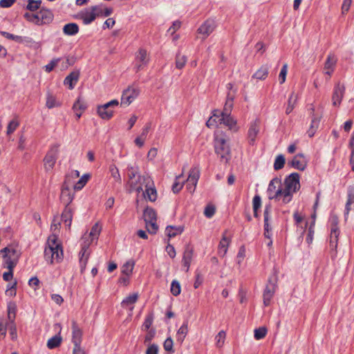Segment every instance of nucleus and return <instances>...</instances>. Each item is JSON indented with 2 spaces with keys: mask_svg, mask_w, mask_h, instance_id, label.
I'll use <instances>...</instances> for the list:
<instances>
[{
  "mask_svg": "<svg viewBox=\"0 0 354 354\" xmlns=\"http://www.w3.org/2000/svg\"><path fill=\"white\" fill-rule=\"evenodd\" d=\"M59 222L54 220L50 229L53 234L48 237L44 250V258L48 263L51 264L60 262L63 259V249L62 243L58 241Z\"/></svg>",
  "mask_w": 354,
  "mask_h": 354,
  "instance_id": "1",
  "label": "nucleus"
},
{
  "mask_svg": "<svg viewBox=\"0 0 354 354\" xmlns=\"http://www.w3.org/2000/svg\"><path fill=\"white\" fill-rule=\"evenodd\" d=\"M101 228L98 225V224H95L88 234H84L82 237L84 242L82 245V249L80 252V270L82 273L85 268L86 266L90 255V251L88 250L90 244L93 242V240L97 239L100 233Z\"/></svg>",
  "mask_w": 354,
  "mask_h": 354,
  "instance_id": "2",
  "label": "nucleus"
},
{
  "mask_svg": "<svg viewBox=\"0 0 354 354\" xmlns=\"http://www.w3.org/2000/svg\"><path fill=\"white\" fill-rule=\"evenodd\" d=\"M283 193V203H289L292 198L293 194L299 190L300 187L299 175L297 173H292L284 180L283 184L281 183Z\"/></svg>",
  "mask_w": 354,
  "mask_h": 354,
  "instance_id": "3",
  "label": "nucleus"
},
{
  "mask_svg": "<svg viewBox=\"0 0 354 354\" xmlns=\"http://www.w3.org/2000/svg\"><path fill=\"white\" fill-rule=\"evenodd\" d=\"M228 138L222 131H216L214 133L215 152L220 156L222 160L227 162L230 159V149L227 143Z\"/></svg>",
  "mask_w": 354,
  "mask_h": 354,
  "instance_id": "4",
  "label": "nucleus"
},
{
  "mask_svg": "<svg viewBox=\"0 0 354 354\" xmlns=\"http://www.w3.org/2000/svg\"><path fill=\"white\" fill-rule=\"evenodd\" d=\"M4 259V266L8 269L14 268L17 265L20 253L19 250L11 246L6 247L0 250Z\"/></svg>",
  "mask_w": 354,
  "mask_h": 354,
  "instance_id": "5",
  "label": "nucleus"
},
{
  "mask_svg": "<svg viewBox=\"0 0 354 354\" xmlns=\"http://www.w3.org/2000/svg\"><path fill=\"white\" fill-rule=\"evenodd\" d=\"M119 105L118 100H113L110 102L98 105L97 106V113L102 120H109L113 116L114 109Z\"/></svg>",
  "mask_w": 354,
  "mask_h": 354,
  "instance_id": "6",
  "label": "nucleus"
},
{
  "mask_svg": "<svg viewBox=\"0 0 354 354\" xmlns=\"http://www.w3.org/2000/svg\"><path fill=\"white\" fill-rule=\"evenodd\" d=\"M277 279L275 276L269 277L263 294V300L265 306H268L270 304V301L277 288Z\"/></svg>",
  "mask_w": 354,
  "mask_h": 354,
  "instance_id": "7",
  "label": "nucleus"
},
{
  "mask_svg": "<svg viewBox=\"0 0 354 354\" xmlns=\"http://www.w3.org/2000/svg\"><path fill=\"white\" fill-rule=\"evenodd\" d=\"M268 193L270 199H275L283 203V193L281 182L277 178L272 179L270 182Z\"/></svg>",
  "mask_w": 354,
  "mask_h": 354,
  "instance_id": "8",
  "label": "nucleus"
},
{
  "mask_svg": "<svg viewBox=\"0 0 354 354\" xmlns=\"http://www.w3.org/2000/svg\"><path fill=\"white\" fill-rule=\"evenodd\" d=\"M135 185H128L129 187V192H137L140 193L143 192L145 186H149L152 183L151 178L148 175L138 176L136 180H133Z\"/></svg>",
  "mask_w": 354,
  "mask_h": 354,
  "instance_id": "9",
  "label": "nucleus"
},
{
  "mask_svg": "<svg viewBox=\"0 0 354 354\" xmlns=\"http://www.w3.org/2000/svg\"><path fill=\"white\" fill-rule=\"evenodd\" d=\"M140 93L138 87L130 86L125 89L122 95L121 104L129 106L136 98L138 97Z\"/></svg>",
  "mask_w": 354,
  "mask_h": 354,
  "instance_id": "10",
  "label": "nucleus"
},
{
  "mask_svg": "<svg viewBox=\"0 0 354 354\" xmlns=\"http://www.w3.org/2000/svg\"><path fill=\"white\" fill-rule=\"evenodd\" d=\"M199 177V168L198 167H194L192 168L189 171L188 178L186 180V189L190 193H193L194 192Z\"/></svg>",
  "mask_w": 354,
  "mask_h": 354,
  "instance_id": "11",
  "label": "nucleus"
},
{
  "mask_svg": "<svg viewBox=\"0 0 354 354\" xmlns=\"http://www.w3.org/2000/svg\"><path fill=\"white\" fill-rule=\"evenodd\" d=\"M337 62V57L334 53H329L324 64L323 73L330 79Z\"/></svg>",
  "mask_w": 354,
  "mask_h": 354,
  "instance_id": "12",
  "label": "nucleus"
},
{
  "mask_svg": "<svg viewBox=\"0 0 354 354\" xmlns=\"http://www.w3.org/2000/svg\"><path fill=\"white\" fill-rule=\"evenodd\" d=\"M149 57L146 50L140 48L136 55L135 69L136 72L142 70L148 64Z\"/></svg>",
  "mask_w": 354,
  "mask_h": 354,
  "instance_id": "13",
  "label": "nucleus"
},
{
  "mask_svg": "<svg viewBox=\"0 0 354 354\" xmlns=\"http://www.w3.org/2000/svg\"><path fill=\"white\" fill-rule=\"evenodd\" d=\"M214 21L212 19H207L198 28L197 32L200 37L204 40L214 31Z\"/></svg>",
  "mask_w": 354,
  "mask_h": 354,
  "instance_id": "14",
  "label": "nucleus"
},
{
  "mask_svg": "<svg viewBox=\"0 0 354 354\" xmlns=\"http://www.w3.org/2000/svg\"><path fill=\"white\" fill-rule=\"evenodd\" d=\"M227 88L230 90V91L227 93L225 104L223 108V111L221 112L222 114L226 115V114H230V112L232 111V109L233 107V101L235 95V91H232L233 85L231 83H228L227 84Z\"/></svg>",
  "mask_w": 354,
  "mask_h": 354,
  "instance_id": "15",
  "label": "nucleus"
},
{
  "mask_svg": "<svg viewBox=\"0 0 354 354\" xmlns=\"http://www.w3.org/2000/svg\"><path fill=\"white\" fill-rule=\"evenodd\" d=\"M345 93V86L339 83L337 84L334 88L332 101L333 106H339Z\"/></svg>",
  "mask_w": 354,
  "mask_h": 354,
  "instance_id": "16",
  "label": "nucleus"
},
{
  "mask_svg": "<svg viewBox=\"0 0 354 354\" xmlns=\"http://www.w3.org/2000/svg\"><path fill=\"white\" fill-rule=\"evenodd\" d=\"M260 131V120H255L254 122H251L248 131V138L249 140V143L250 145H253L255 142L256 138Z\"/></svg>",
  "mask_w": 354,
  "mask_h": 354,
  "instance_id": "17",
  "label": "nucleus"
},
{
  "mask_svg": "<svg viewBox=\"0 0 354 354\" xmlns=\"http://www.w3.org/2000/svg\"><path fill=\"white\" fill-rule=\"evenodd\" d=\"M57 150L51 149L46 155L44 162V167L46 171L53 169L57 160Z\"/></svg>",
  "mask_w": 354,
  "mask_h": 354,
  "instance_id": "18",
  "label": "nucleus"
},
{
  "mask_svg": "<svg viewBox=\"0 0 354 354\" xmlns=\"http://www.w3.org/2000/svg\"><path fill=\"white\" fill-rule=\"evenodd\" d=\"M288 164L295 169L303 171L306 167L307 160L303 154L299 153Z\"/></svg>",
  "mask_w": 354,
  "mask_h": 354,
  "instance_id": "19",
  "label": "nucleus"
},
{
  "mask_svg": "<svg viewBox=\"0 0 354 354\" xmlns=\"http://www.w3.org/2000/svg\"><path fill=\"white\" fill-rule=\"evenodd\" d=\"M79 16L85 25L91 24L97 17L93 10V6L86 9L84 11H82L79 14Z\"/></svg>",
  "mask_w": 354,
  "mask_h": 354,
  "instance_id": "20",
  "label": "nucleus"
},
{
  "mask_svg": "<svg viewBox=\"0 0 354 354\" xmlns=\"http://www.w3.org/2000/svg\"><path fill=\"white\" fill-rule=\"evenodd\" d=\"M82 339V331L76 322H72V342L73 345H81Z\"/></svg>",
  "mask_w": 354,
  "mask_h": 354,
  "instance_id": "21",
  "label": "nucleus"
},
{
  "mask_svg": "<svg viewBox=\"0 0 354 354\" xmlns=\"http://www.w3.org/2000/svg\"><path fill=\"white\" fill-rule=\"evenodd\" d=\"M80 72L78 71H73L65 77L64 84L67 86L70 90H72L78 82Z\"/></svg>",
  "mask_w": 354,
  "mask_h": 354,
  "instance_id": "22",
  "label": "nucleus"
},
{
  "mask_svg": "<svg viewBox=\"0 0 354 354\" xmlns=\"http://www.w3.org/2000/svg\"><path fill=\"white\" fill-rule=\"evenodd\" d=\"M87 105L80 97H79L73 106V111L77 119L80 118L84 111L86 109Z\"/></svg>",
  "mask_w": 354,
  "mask_h": 354,
  "instance_id": "23",
  "label": "nucleus"
},
{
  "mask_svg": "<svg viewBox=\"0 0 354 354\" xmlns=\"http://www.w3.org/2000/svg\"><path fill=\"white\" fill-rule=\"evenodd\" d=\"M39 25L49 24L53 19L51 10L42 8L39 12Z\"/></svg>",
  "mask_w": 354,
  "mask_h": 354,
  "instance_id": "24",
  "label": "nucleus"
},
{
  "mask_svg": "<svg viewBox=\"0 0 354 354\" xmlns=\"http://www.w3.org/2000/svg\"><path fill=\"white\" fill-rule=\"evenodd\" d=\"M60 200L65 207H70L69 205L73 200V194L68 187L63 186L62 189Z\"/></svg>",
  "mask_w": 354,
  "mask_h": 354,
  "instance_id": "25",
  "label": "nucleus"
},
{
  "mask_svg": "<svg viewBox=\"0 0 354 354\" xmlns=\"http://www.w3.org/2000/svg\"><path fill=\"white\" fill-rule=\"evenodd\" d=\"M138 299V294L133 293L125 297L121 302V306L123 308H127L130 311L133 310V304L137 302Z\"/></svg>",
  "mask_w": 354,
  "mask_h": 354,
  "instance_id": "26",
  "label": "nucleus"
},
{
  "mask_svg": "<svg viewBox=\"0 0 354 354\" xmlns=\"http://www.w3.org/2000/svg\"><path fill=\"white\" fill-rule=\"evenodd\" d=\"M93 10L97 17H109L113 12L111 8H107L103 4H100L93 6Z\"/></svg>",
  "mask_w": 354,
  "mask_h": 354,
  "instance_id": "27",
  "label": "nucleus"
},
{
  "mask_svg": "<svg viewBox=\"0 0 354 354\" xmlns=\"http://www.w3.org/2000/svg\"><path fill=\"white\" fill-rule=\"evenodd\" d=\"M222 113L217 111H214L212 115L207 121L206 125L209 128L217 127L218 124H222Z\"/></svg>",
  "mask_w": 354,
  "mask_h": 354,
  "instance_id": "28",
  "label": "nucleus"
},
{
  "mask_svg": "<svg viewBox=\"0 0 354 354\" xmlns=\"http://www.w3.org/2000/svg\"><path fill=\"white\" fill-rule=\"evenodd\" d=\"M143 193V195L145 198H147L151 202H153L157 198V193L156 189L154 187L153 182L152 181V183L149 186H145V191L142 192Z\"/></svg>",
  "mask_w": 354,
  "mask_h": 354,
  "instance_id": "29",
  "label": "nucleus"
},
{
  "mask_svg": "<svg viewBox=\"0 0 354 354\" xmlns=\"http://www.w3.org/2000/svg\"><path fill=\"white\" fill-rule=\"evenodd\" d=\"M230 243V239L227 237L226 232H225L223 234V237L219 243L218 253L220 256L224 257L227 253L228 246Z\"/></svg>",
  "mask_w": 354,
  "mask_h": 354,
  "instance_id": "30",
  "label": "nucleus"
},
{
  "mask_svg": "<svg viewBox=\"0 0 354 354\" xmlns=\"http://www.w3.org/2000/svg\"><path fill=\"white\" fill-rule=\"evenodd\" d=\"M192 257H193L192 249L189 247H187L186 249L185 250V252L183 253V266L185 268L186 272L189 271L191 261L192 259Z\"/></svg>",
  "mask_w": 354,
  "mask_h": 354,
  "instance_id": "31",
  "label": "nucleus"
},
{
  "mask_svg": "<svg viewBox=\"0 0 354 354\" xmlns=\"http://www.w3.org/2000/svg\"><path fill=\"white\" fill-rule=\"evenodd\" d=\"M332 222V227L330 230V243H335L338 241V236H339V230L337 226V217H333L331 219Z\"/></svg>",
  "mask_w": 354,
  "mask_h": 354,
  "instance_id": "32",
  "label": "nucleus"
},
{
  "mask_svg": "<svg viewBox=\"0 0 354 354\" xmlns=\"http://www.w3.org/2000/svg\"><path fill=\"white\" fill-rule=\"evenodd\" d=\"M127 185H135L133 180L136 179L138 176H140L138 174V168L133 166H129L127 167Z\"/></svg>",
  "mask_w": 354,
  "mask_h": 354,
  "instance_id": "33",
  "label": "nucleus"
},
{
  "mask_svg": "<svg viewBox=\"0 0 354 354\" xmlns=\"http://www.w3.org/2000/svg\"><path fill=\"white\" fill-rule=\"evenodd\" d=\"M351 210H354V188H350L348 191V200L346 203L345 214L348 215Z\"/></svg>",
  "mask_w": 354,
  "mask_h": 354,
  "instance_id": "34",
  "label": "nucleus"
},
{
  "mask_svg": "<svg viewBox=\"0 0 354 354\" xmlns=\"http://www.w3.org/2000/svg\"><path fill=\"white\" fill-rule=\"evenodd\" d=\"M222 123L227 127L229 129L236 131V121L230 115V114H222Z\"/></svg>",
  "mask_w": 354,
  "mask_h": 354,
  "instance_id": "35",
  "label": "nucleus"
},
{
  "mask_svg": "<svg viewBox=\"0 0 354 354\" xmlns=\"http://www.w3.org/2000/svg\"><path fill=\"white\" fill-rule=\"evenodd\" d=\"M73 218V209L71 207H65L62 214V221L64 222L66 225L70 227Z\"/></svg>",
  "mask_w": 354,
  "mask_h": 354,
  "instance_id": "36",
  "label": "nucleus"
},
{
  "mask_svg": "<svg viewBox=\"0 0 354 354\" xmlns=\"http://www.w3.org/2000/svg\"><path fill=\"white\" fill-rule=\"evenodd\" d=\"M79 32V26L75 23H69L63 27V32L66 35L73 36Z\"/></svg>",
  "mask_w": 354,
  "mask_h": 354,
  "instance_id": "37",
  "label": "nucleus"
},
{
  "mask_svg": "<svg viewBox=\"0 0 354 354\" xmlns=\"http://www.w3.org/2000/svg\"><path fill=\"white\" fill-rule=\"evenodd\" d=\"M188 333V324L185 322L176 333V341L183 343Z\"/></svg>",
  "mask_w": 354,
  "mask_h": 354,
  "instance_id": "38",
  "label": "nucleus"
},
{
  "mask_svg": "<svg viewBox=\"0 0 354 354\" xmlns=\"http://www.w3.org/2000/svg\"><path fill=\"white\" fill-rule=\"evenodd\" d=\"M109 171L111 178L114 179L115 183L120 185L122 183V178L118 167L112 164L109 167Z\"/></svg>",
  "mask_w": 354,
  "mask_h": 354,
  "instance_id": "39",
  "label": "nucleus"
},
{
  "mask_svg": "<svg viewBox=\"0 0 354 354\" xmlns=\"http://www.w3.org/2000/svg\"><path fill=\"white\" fill-rule=\"evenodd\" d=\"M320 120L317 117L313 116L311 120L310 126L307 131V133L310 138L313 137L316 131L317 130L319 125Z\"/></svg>",
  "mask_w": 354,
  "mask_h": 354,
  "instance_id": "40",
  "label": "nucleus"
},
{
  "mask_svg": "<svg viewBox=\"0 0 354 354\" xmlns=\"http://www.w3.org/2000/svg\"><path fill=\"white\" fill-rule=\"evenodd\" d=\"M297 99H298V95H296L294 92H292L290 94V95L288 98V105H287V107L286 109V114H290L292 111V110L294 109L295 106L297 103Z\"/></svg>",
  "mask_w": 354,
  "mask_h": 354,
  "instance_id": "41",
  "label": "nucleus"
},
{
  "mask_svg": "<svg viewBox=\"0 0 354 354\" xmlns=\"http://www.w3.org/2000/svg\"><path fill=\"white\" fill-rule=\"evenodd\" d=\"M143 217L145 222H154L156 221V213L153 209L147 207L144 211Z\"/></svg>",
  "mask_w": 354,
  "mask_h": 354,
  "instance_id": "42",
  "label": "nucleus"
},
{
  "mask_svg": "<svg viewBox=\"0 0 354 354\" xmlns=\"http://www.w3.org/2000/svg\"><path fill=\"white\" fill-rule=\"evenodd\" d=\"M268 75V67L267 66H262L253 75L252 77L257 80H265Z\"/></svg>",
  "mask_w": 354,
  "mask_h": 354,
  "instance_id": "43",
  "label": "nucleus"
},
{
  "mask_svg": "<svg viewBox=\"0 0 354 354\" xmlns=\"http://www.w3.org/2000/svg\"><path fill=\"white\" fill-rule=\"evenodd\" d=\"M165 232L167 235L169 237L171 238L176 236L178 234H180L183 232V227L181 226H168L166 227Z\"/></svg>",
  "mask_w": 354,
  "mask_h": 354,
  "instance_id": "44",
  "label": "nucleus"
},
{
  "mask_svg": "<svg viewBox=\"0 0 354 354\" xmlns=\"http://www.w3.org/2000/svg\"><path fill=\"white\" fill-rule=\"evenodd\" d=\"M91 176L88 174H84L79 180L74 185V189L81 190L90 179Z\"/></svg>",
  "mask_w": 354,
  "mask_h": 354,
  "instance_id": "45",
  "label": "nucleus"
},
{
  "mask_svg": "<svg viewBox=\"0 0 354 354\" xmlns=\"http://www.w3.org/2000/svg\"><path fill=\"white\" fill-rule=\"evenodd\" d=\"M17 306L14 302L8 304V318L11 322H14L16 316Z\"/></svg>",
  "mask_w": 354,
  "mask_h": 354,
  "instance_id": "46",
  "label": "nucleus"
},
{
  "mask_svg": "<svg viewBox=\"0 0 354 354\" xmlns=\"http://www.w3.org/2000/svg\"><path fill=\"white\" fill-rule=\"evenodd\" d=\"M135 263L133 260H129L127 261L122 266V274L125 275H130L132 273L133 267H134Z\"/></svg>",
  "mask_w": 354,
  "mask_h": 354,
  "instance_id": "47",
  "label": "nucleus"
},
{
  "mask_svg": "<svg viewBox=\"0 0 354 354\" xmlns=\"http://www.w3.org/2000/svg\"><path fill=\"white\" fill-rule=\"evenodd\" d=\"M62 342V337L59 335H55L48 339L47 346L50 349L57 348Z\"/></svg>",
  "mask_w": 354,
  "mask_h": 354,
  "instance_id": "48",
  "label": "nucleus"
},
{
  "mask_svg": "<svg viewBox=\"0 0 354 354\" xmlns=\"http://www.w3.org/2000/svg\"><path fill=\"white\" fill-rule=\"evenodd\" d=\"M270 207L266 206L264 209V231H268V230H271V227L269 223L270 220Z\"/></svg>",
  "mask_w": 354,
  "mask_h": 354,
  "instance_id": "49",
  "label": "nucleus"
},
{
  "mask_svg": "<svg viewBox=\"0 0 354 354\" xmlns=\"http://www.w3.org/2000/svg\"><path fill=\"white\" fill-rule=\"evenodd\" d=\"M187 61L185 55H182L180 53L176 55V67L178 69H182Z\"/></svg>",
  "mask_w": 354,
  "mask_h": 354,
  "instance_id": "50",
  "label": "nucleus"
},
{
  "mask_svg": "<svg viewBox=\"0 0 354 354\" xmlns=\"http://www.w3.org/2000/svg\"><path fill=\"white\" fill-rule=\"evenodd\" d=\"M285 161L286 160L283 155L280 154L277 156L274 162V169L275 170H279L282 169L285 165Z\"/></svg>",
  "mask_w": 354,
  "mask_h": 354,
  "instance_id": "51",
  "label": "nucleus"
},
{
  "mask_svg": "<svg viewBox=\"0 0 354 354\" xmlns=\"http://www.w3.org/2000/svg\"><path fill=\"white\" fill-rule=\"evenodd\" d=\"M19 126V122L16 118L10 121L7 127V135H11L12 133H14V131L17 129Z\"/></svg>",
  "mask_w": 354,
  "mask_h": 354,
  "instance_id": "52",
  "label": "nucleus"
},
{
  "mask_svg": "<svg viewBox=\"0 0 354 354\" xmlns=\"http://www.w3.org/2000/svg\"><path fill=\"white\" fill-rule=\"evenodd\" d=\"M41 3V0H28L26 8L30 11H35L39 8Z\"/></svg>",
  "mask_w": 354,
  "mask_h": 354,
  "instance_id": "53",
  "label": "nucleus"
},
{
  "mask_svg": "<svg viewBox=\"0 0 354 354\" xmlns=\"http://www.w3.org/2000/svg\"><path fill=\"white\" fill-rule=\"evenodd\" d=\"M252 205H253L254 216L255 217H257V211L261 205V199L259 195H256L253 198Z\"/></svg>",
  "mask_w": 354,
  "mask_h": 354,
  "instance_id": "54",
  "label": "nucleus"
},
{
  "mask_svg": "<svg viewBox=\"0 0 354 354\" xmlns=\"http://www.w3.org/2000/svg\"><path fill=\"white\" fill-rule=\"evenodd\" d=\"M180 291H181V288H180V283L176 280L172 281L171 284V294L174 296H178V295H180Z\"/></svg>",
  "mask_w": 354,
  "mask_h": 354,
  "instance_id": "55",
  "label": "nucleus"
},
{
  "mask_svg": "<svg viewBox=\"0 0 354 354\" xmlns=\"http://www.w3.org/2000/svg\"><path fill=\"white\" fill-rule=\"evenodd\" d=\"M226 337L225 332L223 330H221L217 335L215 337V339L216 341V346L218 348H221L223 346L225 342V339Z\"/></svg>",
  "mask_w": 354,
  "mask_h": 354,
  "instance_id": "56",
  "label": "nucleus"
},
{
  "mask_svg": "<svg viewBox=\"0 0 354 354\" xmlns=\"http://www.w3.org/2000/svg\"><path fill=\"white\" fill-rule=\"evenodd\" d=\"M1 35L5 37L6 38L11 40H14L18 43H23L24 41V39L22 37L15 35L11 33H9L8 32H1Z\"/></svg>",
  "mask_w": 354,
  "mask_h": 354,
  "instance_id": "57",
  "label": "nucleus"
},
{
  "mask_svg": "<svg viewBox=\"0 0 354 354\" xmlns=\"http://www.w3.org/2000/svg\"><path fill=\"white\" fill-rule=\"evenodd\" d=\"M181 177L182 175L177 176L175 183L172 185V191L175 194L179 192L183 188L184 181L180 182Z\"/></svg>",
  "mask_w": 354,
  "mask_h": 354,
  "instance_id": "58",
  "label": "nucleus"
},
{
  "mask_svg": "<svg viewBox=\"0 0 354 354\" xmlns=\"http://www.w3.org/2000/svg\"><path fill=\"white\" fill-rule=\"evenodd\" d=\"M267 334V329L265 327H260L254 330V338L257 340L263 339Z\"/></svg>",
  "mask_w": 354,
  "mask_h": 354,
  "instance_id": "59",
  "label": "nucleus"
},
{
  "mask_svg": "<svg viewBox=\"0 0 354 354\" xmlns=\"http://www.w3.org/2000/svg\"><path fill=\"white\" fill-rule=\"evenodd\" d=\"M288 73V64H284L281 69V71L279 75V80L281 84H283L286 82V75Z\"/></svg>",
  "mask_w": 354,
  "mask_h": 354,
  "instance_id": "60",
  "label": "nucleus"
},
{
  "mask_svg": "<svg viewBox=\"0 0 354 354\" xmlns=\"http://www.w3.org/2000/svg\"><path fill=\"white\" fill-rule=\"evenodd\" d=\"M159 347L156 344H147V348L145 351V354H158Z\"/></svg>",
  "mask_w": 354,
  "mask_h": 354,
  "instance_id": "61",
  "label": "nucleus"
},
{
  "mask_svg": "<svg viewBox=\"0 0 354 354\" xmlns=\"http://www.w3.org/2000/svg\"><path fill=\"white\" fill-rule=\"evenodd\" d=\"M59 106V104L57 102L56 99L53 95H48L46 100V106L48 109H52L55 106Z\"/></svg>",
  "mask_w": 354,
  "mask_h": 354,
  "instance_id": "62",
  "label": "nucleus"
},
{
  "mask_svg": "<svg viewBox=\"0 0 354 354\" xmlns=\"http://www.w3.org/2000/svg\"><path fill=\"white\" fill-rule=\"evenodd\" d=\"M147 231L151 234H155L158 230L156 221L154 222H145Z\"/></svg>",
  "mask_w": 354,
  "mask_h": 354,
  "instance_id": "63",
  "label": "nucleus"
},
{
  "mask_svg": "<svg viewBox=\"0 0 354 354\" xmlns=\"http://www.w3.org/2000/svg\"><path fill=\"white\" fill-rule=\"evenodd\" d=\"M215 207L212 205H208L204 211V214L207 218H211L215 214Z\"/></svg>",
  "mask_w": 354,
  "mask_h": 354,
  "instance_id": "64",
  "label": "nucleus"
}]
</instances>
